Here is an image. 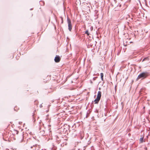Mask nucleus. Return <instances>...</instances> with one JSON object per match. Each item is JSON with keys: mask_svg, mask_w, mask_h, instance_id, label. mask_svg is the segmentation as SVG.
<instances>
[{"mask_svg": "<svg viewBox=\"0 0 150 150\" xmlns=\"http://www.w3.org/2000/svg\"><path fill=\"white\" fill-rule=\"evenodd\" d=\"M149 73L147 72H143L140 74L137 78L136 80H138L139 79L142 80L147 78L149 75Z\"/></svg>", "mask_w": 150, "mask_h": 150, "instance_id": "obj_1", "label": "nucleus"}, {"mask_svg": "<svg viewBox=\"0 0 150 150\" xmlns=\"http://www.w3.org/2000/svg\"><path fill=\"white\" fill-rule=\"evenodd\" d=\"M39 129L40 131V133L41 135H46V134L45 133L46 129L43 126L40 127L39 128Z\"/></svg>", "mask_w": 150, "mask_h": 150, "instance_id": "obj_2", "label": "nucleus"}, {"mask_svg": "<svg viewBox=\"0 0 150 150\" xmlns=\"http://www.w3.org/2000/svg\"><path fill=\"white\" fill-rule=\"evenodd\" d=\"M67 21L68 23V29L70 31H71L72 29V25L71 21L68 17L67 18Z\"/></svg>", "mask_w": 150, "mask_h": 150, "instance_id": "obj_3", "label": "nucleus"}, {"mask_svg": "<svg viewBox=\"0 0 150 150\" xmlns=\"http://www.w3.org/2000/svg\"><path fill=\"white\" fill-rule=\"evenodd\" d=\"M60 57L58 55H57L55 57L54 60L55 62H58L60 61Z\"/></svg>", "mask_w": 150, "mask_h": 150, "instance_id": "obj_4", "label": "nucleus"}, {"mask_svg": "<svg viewBox=\"0 0 150 150\" xmlns=\"http://www.w3.org/2000/svg\"><path fill=\"white\" fill-rule=\"evenodd\" d=\"M51 148L52 150H56L57 148L55 146L54 144L52 143L51 145Z\"/></svg>", "mask_w": 150, "mask_h": 150, "instance_id": "obj_5", "label": "nucleus"}, {"mask_svg": "<svg viewBox=\"0 0 150 150\" xmlns=\"http://www.w3.org/2000/svg\"><path fill=\"white\" fill-rule=\"evenodd\" d=\"M101 92L100 91H99L98 92L97 95V98H98L99 99H100L101 97Z\"/></svg>", "mask_w": 150, "mask_h": 150, "instance_id": "obj_6", "label": "nucleus"}, {"mask_svg": "<svg viewBox=\"0 0 150 150\" xmlns=\"http://www.w3.org/2000/svg\"><path fill=\"white\" fill-rule=\"evenodd\" d=\"M100 99L96 98L94 100L95 104H97L98 103L99 100H100Z\"/></svg>", "mask_w": 150, "mask_h": 150, "instance_id": "obj_7", "label": "nucleus"}, {"mask_svg": "<svg viewBox=\"0 0 150 150\" xmlns=\"http://www.w3.org/2000/svg\"><path fill=\"white\" fill-rule=\"evenodd\" d=\"M57 137H56V141L58 143H59L61 142V140L60 139H59V138L57 136H56Z\"/></svg>", "mask_w": 150, "mask_h": 150, "instance_id": "obj_8", "label": "nucleus"}, {"mask_svg": "<svg viewBox=\"0 0 150 150\" xmlns=\"http://www.w3.org/2000/svg\"><path fill=\"white\" fill-rule=\"evenodd\" d=\"M100 76H101V79L102 81H103V73H100Z\"/></svg>", "mask_w": 150, "mask_h": 150, "instance_id": "obj_9", "label": "nucleus"}, {"mask_svg": "<svg viewBox=\"0 0 150 150\" xmlns=\"http://www.w3.org/2000/svg\"><path fill=\"white\" fill-rule=\"evenodd\" d=\"M143 137H141L140 139V143H142L143 142Z\"/></svg>", "mask_w": 150, "mask_h": 150, "instance_id": "obj_10", "label": "nucleus"}, {"mask_svg": "<svg viewBox=\"0 0 150 150\" xmlns=\"http://www.w3.org/2000/svg\"><path fill=\"white\" fill-rule=\"evenodd\" d=\"M85 33L86 34L88 35H89V33H88V30H87L85 31Z\"/></svg>", "mask_w": 150, "mask_h": 150, "instance_id": "obj_11", "label": "nucleus"}, {"mask_svg": "<svg viewBox=\"0 0 150 150\" xmlns=\"http://www.w3.org/2000/svg\"><path fill=\"white\" fill-rule=\"evenodd\" d=\"M61 23L62 24L63 23V18H62V17H61Z\"/></svg>", "mask_w": 150, "mask_h": 150, "instance_id": "obj_12", "label": "nucleus"}, {"mask_svg": "<svg viewBox=\"0 0 150 150\" xmlns=\"http://www.w3.org/2000/svg\"><path fill=\"white\" fill-rule=\"evenodd\" d=\"M37 146V145H35V146L33 145V146H31V148H33V147H34L35 146Z\"/></svg>", "mask_w": 150, "mask_h": 150, "instance_id": "obj_13", "label": "nucleus"}, {"mask_svg": "<svg viewBox=\"0 0 150 150\" xmlns=\"http://www.w3.org/2000/svg\"><path fill=\"white\" fill-rule=\"evenodd\" d=\"M85 146H84L83 147V149H81V150H85Z\"/></svg>", "mask_w": 150, "mask_h": 150, "instance_id": "obj_14", "label": "nucleus"}, {"mask_svg": "<svg viewBox=\"0 0 150 150\" xmlns=\"http://www.w3.org/2000/svg\"><path fill=\"white\" fill-rule=\"evenodd\" d=\"M40 108L42 107V104H41L40 105Z\"/></svg>", "mask_w": 150, "mask_h": 150, "instance_id": "obj_15", "label": "nucleus"}, {"mask_svg": "<svg viewBox=\"0 0 150 150\" xmlns=\"http://www.w3.org/2000/svg\"><path fill=\"white\" fill-rule=\"evenodd\" d=\"M97 78V77H94V78H93V80H95V79H96V78Z\"/></svg>", "mask_w": 150, "mask_h": 150, "instance_id": "obj_16", "label": "nucleus"}, {"mask_svg": "<svg viewBox=\"0 0 150 150\" xmlns=\"http://www.w3.org/2000/svg\"><path fill=\"white\" fill-rule=\"evenodd\" d=\"M145 150H147V148L146 147L145 148Z\"/></svg>", "mask_w": 150, "mask_h": 150, "instance_id": "obj_17", "label": "nucleus"}, {"mask_svg": "<svg viewBox=\"0 0 150 150\" xmlns=\"http://www.w3.org/2000/svg\"><path fill=\"white\" fill-rule=\"evenodd\" d=\"M4 150H9V149H8L6 148Z\"/></svg>", "mask_w": 150, "mask_h": 150, "instance_id": "obj_18", "label": "nucleus"}, {"mask_svg": "<svg viewBox=\"0 0 150 150\" xmlns=\"http://www.w3.org/2000/svg\"><path fill=\"white\" fill-rule=\"evenodd\" d=\"M145 59H146V58H145L143 60V61H144L145 60Z\"/></svg>", "mask_w": 150, "mask_h": 150, "instance_id": "obj_19", "label": "nucleus"}, {"mask_svg": "<svg viewBox=\"0 0 150 150\" xmlns=\"http://www.w3.org/2000/svg\"><path fill=\"white\" fill-rule=\"evenodd\" d=\"M83 138H82V137L81 136V139H82Z\"/></svg>", "mask_w": 150, "mask_h": 150, "instance_id": "obj_20", "label": "nucleus"}, {"mask_svg": "<svg viewBox=\"0 0 150 150\" xmlns=\"http://www.w3.org/2000/svg\"><path fill=\"white\" fill-rule=\"evenodd\" d=\"M32 10V8H31V9H30V10Z\"/></svg>", "mask_w": 150, "mask_h": 150, "instance_id": "obj_21", "label": "nucleus"}]
</instances>
